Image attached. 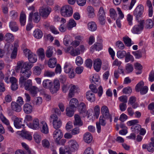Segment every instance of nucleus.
Returning <instances> with one entry per match:
<instances>
[{
	"mask_svg": "<svg viewBox=\"0 0 154 154\" xmlns=\"http://www.w3.org/2000/svg\"><path fill=\"white\" fill-rule=\"evenodd\" d=\"M20 134L22 137L29 140H31L32 139L31 135L27 131L23 130L21 132Z\"/></svg>",
	"mask_w": 154,
	"mask_h": 154,
	"instance_id": "nucleus-17",
	"label": "nucleus"
},
{
	"mask_svg": "<svg viewBox=\"0 0 154 154\" xmlns=\"http://www.w3.org/2000/svg\"><path fill=\"white\" fill-rule=\"evenodd\" d=\"M92 91H89L86 92V99L91 102H93L95 100L94 94Z\"/></svg>",
	"mask_w": 154,
	"mask_h": 154,
	"instance_id": "nucleus-16",
	"label": "nucleus"
},
{
	"mask_svg": "<svg viewBox=\"0 0 154 154\" xmlns=\"http://www.w3.org/2000/svg\"><path fill=\"white\" fill-rule=\"evenodd\" d=\"M89 111H87L86 110L81 111L79 112L80 114H81L83 117H85L87 116H88V118L91 115H90V113L89 112Z\"/></svg>",
	"mask_w": 154,
	"mask_h": 154,
	"instance_id": "nucleus-58",
	"label": "nucleus"
},
{
	"mask_svg": "<svg viewBox=\"0 0 154 154\" xmlns=\"http://www.w3.org/2000/svg\"><path fill=\"white\" fill-rule=\"evenodd\" d=\"M75 120L73 122V124L74 126H78L80 127L83 125V123L81 120L80 116L78 114H75L74 115Z\"/></svg>",
	"mask_w": 154,
	"mask_h": 154,
	"instance_id": "nucleus-14",
	"label": "nucleus"
},
{
	"mask_svg": "<svg viewBox=\"0 0 154 154\" xmlns=\"http://www.w3.org/2000/svg\"><path fill=\"white\" fill-rule=\"evenodd\" d=\"M75 63L78 66L81 65L83 63L82 58L79 56L77 57L75 60Z\"/></svg>",
	"mask_w": 154,
	"mask_h": 154,
	"instance_id": "nucleus-57",
	"label": "nucleus"
},
{
	"mask_svg": "<svg viewBox=\"0 0 154 154\" xmlns=\"http://www.w3.org/2000/svg\"><path fill=\"white\" fill-rule=\"evenodd\" d=\"M33 136L35 142L38 143H39L41 140V136L37 133H35Z\"/></svg>",
	"mask_w": 154,
	"mask_h": 154,
	"instance_id": "nucleus-61",
	"label": "nucleus"
},
{
	"mask_svg": "<svg viewBox=\"0 0 154 154\" xmlns=\"http://www.w3.org/2000/svg\"><path fill=\"white\" fill-rule=\"evenodd\" d=\"M78 110L79 112L86 110L85 104L83 102L81 103L79 105Z\"/></svg>",
	"mask_w": 154,
	"mask_h": 154,
	"instance_id": "nucleus-56",
	"label": "nucleus"
},
{
	"mask_svg": "<svg viewBox=\"0 0 154 154\" xmlns=\"http://www.w3.org/2000/svg\"><path fill=\"white\" fill-rule=\"evenodd\" d=\"M125 44L128 47L131 46L134 43L132 42L131 39H123Z\"/></svg>",
	"mask_w": 154,
	"mask_h": 154,
	"instance_id": "nucleus-60",
	"label": "nucleus"
},
{
	"mask_svg": "<svg viewBox=\"0 0 154 154\" xmlns=\"http://www.w3.org/2000/svg\"><path fill=\"white\" fill-rule=\"evenodd\" d=\"M50 120L53 121L54 128L56 129H58L61 127L62 122L60 120L55 114L51 115L50 116Z\"/></svg>",
	"mask_w": 154,
	"mask_h": 154,
	"instance_id": "nucleus-5",
	"label": "nucleus"
},
{
	"mask_svg": "<svg viewBox=\"0 0 154 154\" xmlns=\"http://www.w3.org/2000/svg\"><path fill=\"white\" fill-rule=\"evenodd\" d=\"M31 128L33 129L38 130L39 128L38 120L36 119L33 121L32 124L31 125Z\"/></svg>",
	"mask_w": 154,
	"mask_h": 154,
	"instance_id": "nucleus-34",
	"label": "nucleus"
},
{
	"mask_svg": "<svg viewBox=\"0 0 154 154\" xmlns=\"http://www.w3.org/2000/svg\"><path fill=\"white\" fill-rule=\"evenodd\" d=\"M144 11L143 6L141 5H138L133 11V14L137 21L139 20V19L141 17Z\"/></svg>",
	"mask_w": 154,
	"mask_h": 154,
	"instance_id": "nucleus-6",
	"label": "nucleus"
},
{
	"mask_svg": "<svg viewBox=\"0 0 154 154\" xmlns=\"http://www.w3.org/2000/svg\"><path fill=\"white\" fill-rule=\"evenodd\" d=\"M23 52L25 56L27 57L29 56H31V54L32 53L30 50L27 48L24 49Z\"/></svg>",
	"mask_w": 154,
	"mask_h": 154,
	"instance_id": "nucleus-64",
	"label": "nucleus"
},
{
	"mask_svg": "<svg viewBox=\"0 0 154 154\" xmlns=\"http://www.w3.org/2000/svg\"><path fill=\"white\" fill-rule=\"evenodd\" d=\"M70 87L68 97L71 98L74 96L75 93L77 92L79 89L77 86L73 85H71Z\"/></svg>",
	"mask_w": 154,
	"mask_h": 154,
	"instance_id": "nucleus-12",
	"label": "nucleus"
},
{
	"mask_svg": "<svg viewBox=\"0 0 154 154\" xmlns=\"http://www.w3.org/2000/svg\"><path fill=\"white\" fill-rule=\"evenodd\" d=\"M66 113L67 116L70 117H72L74 113V108L69 106L67 107L66 109Z\"/></svg>",
	"mask_w": 154,
	"mask_h": 154,
	"instance_id": "nucleus-30",
	"label": "nucleus"
},
{
	"mask_svg": "<svg viewBox=\"0 0 154 154\" xmlns=\"http://www.w3.org/2000/svg\"><path fill=\"white\" fill-rule=\"evenodd\" d=\"M147 150L150 152H153L154 151V143H149L147 144Z\"/></svg>",
	"mask_w": 154,
	"mask_h": 154,
	"instance_id": "nucleus-52",
	"label": "nucleus"
},
{
	"mask_svg": "<svg viewBox=\"0 0 154 154\" xmlns=\"http://www.w3.org/2000/svg\"><path fill=\"white\" fill-rule=\"evenodd\" d=\"M55 49L52 46H48L45 52L46 56L48 58L51 57L53 55V51Z\"/></svg>",
	"mask_w": 154,
	"mask_h": 154,
	"instance_id": "nucleus-27",
	"label": "nucleus"
},
{
	"mask_svg": "<svg viewBox=\"0 0 154 154\" xmlns=\"http://www.w3.org/2000/svg\"><path fill=\"white\" fill-rule=\"evenodd\" d=\"M0 118L2 122L6 125H9V122L8 120L2 114L0 115Z\"/></svg>",
	"mask_w": 154,
	"mask_h": 154,
	"instance_id": "nucleus-50",
	"label": "nucleus"
},
{
	"mask_svg": "<svg viewBox=\"0 0 154 154\" xmlns=\"http://www.w3.org/2000/svg\"><path fill=\"white\" fill-rule=\"evenodd\" d=\"M127 53L125 51H119L117 52V56L119 58H122L125 57Z\"/></svg>",
	"mask_w": 154,
	"mask_h": 154,
	"instance_id": "nucleus-41",
	"label": "nucleus"
},
{
	"mask_svg": "<svg viewBox=\"0 0 154 154\" xmlns=\"http://www.w3.org/2000/svg\"><path fill=\"white\" fill-rule=\"evenodd\" d=\"M144 85L143 81H141L138 83L135 87V90L137 92L140 91V90L143 88Z\"/></svg>",
	"mask_w": 154,
	"mask_h": 154,
	"instance_id": "nucleus-44",
	"label": "nucleus"
},
{
	"mask_svg": "<svg viewBox=\"0 0 154 154\" xmlns=\"http://www.w3.org/2000/svg\"><path fill=\"white\" fill-rule=\"evenodd\" d=\"M79 103L78 100L75 98L72 99L69 102V107L75 108L78 105Z\"/></svg>",
	"mask_w": 154,
	"mask_h": 154,
	"instance_id": "nucleus-35",
	"label": "nucleus"
},
{
	"mask_svg": "<svg viewBox=\"0 0 154 154\" xmlns=\"http://www.w3.org/2000/svg\"><path fill=\"white\" fill-rule=\"evenodd\" d=\"M125 61L126 63H127L131 61L133 62L134 61V58L133 56L131 55L129 52H128L125 56Z\"/></svg>",
	"mask_w": 154,
	"mask_h": 154,
	"instance_id": "nucleus-38",
	"label": "nucleus"
},
{
	"mask_svg": "<svg viewBox=\"0 0 154 154\" xmlns=\"http://www.w3.org/2000/svg\"><path fill=\"white\" fill-rule=\"evenodd\" d=\"M132 91V90L131 87H127L124 88L122 90V92L124 94H131Z\"/></svg>",
	"mask_w": 154,
	"mask_h": 154,
	"instance_id": "nucleus-51",
	"label": "nucleus"
},
{
	"mask_svg": "<svg viewBox=\"0 0 154 154\" xmlns=\"http://www.w3.org/2000/svg\"><path fill=\"white\" fill-rule=\"evenodd\" d=\"M60 88V83L59 80L54 79L53 85L51 86L49 88L50 91L52 94L56 93L59 90Z\"/></svg>",
	"mask_w": 154,
	"mask_h": 154,
	"instance_id": "nucleus-8",
	"label": "nucleus"
},
{
	"mask_svg": "<svg viewBox=\"0 0 154 154\" xmlns=\"http://www.w3.org/2000/svg\"><path fill=\"white\" fill-rule=\"evenodd\" d=\"M19 47V45L18 43L14 44V48L11 56V58L12 59H15L17 56V48Z\"/></svg>",
	"mask_w": 154,
	"mask_h": 154,
	"instance_id": "nucleus-24",
	"label": "nucleus"
},
{
	"mask_svg": "<svg viewBox=\"0 0 154 154\" xmlns=\"http://www.w3.org/2000/svg\"><path fill=\"white\" fill-rule=\"evenodd\" d=\"M133 20V16L130 14H128L127 16V20L128 22L129 25L132 26L133 24L132 20Z\"/></svg>",
	"mask_w": 154,
	"mask_h": 154,
	"instance_id": "nucleus-48",
	"label": "nucleus"
},
{
	"mask_svg": "<svg viewBox=\"0 0 154 154\" xmlns=\"http://www.w3.org/2000/svg\"><path fill=\"white\" fill-rule=\"evenodd\" d=\"M11 108L12 110L19 112L22 109L21 106L15 102H12L11 103Z\"/></svg>",
	"mask_w": 154,
	"mask_h": 154,
	"instance_id": "nucleus-22",
	"label": "nucleus"
},
{
	"mask_svg": "<svg viewBox=\"0 0 154 154\" xmlns=\"http://www.w3.org/2000/svg\"><path fill=\"white\" fill-rule=\"evenodd\" d=\"M53 135L55 141L58 144H59V140L63 136V134L61 130L60 129L56 130L54 132Z\"/></svg>",
	"mask_w": 154,
	"mask_h": 154,
	"instance_id": "nucleus-9",
	"label": "nucleus"
},
{
	"mask_svg": "<svg viewBox=\"0 0 154 154\" xmlns=\"http://www.w3.org/2000/svg\"><path fill=\"white\" fill-rule=\"evenodd\" d=\"M37 54L39 56V58L41 61H42L45 58V51L43 48H40L37 51Z\"/></svg>",
	"mask_w": 154,
	"mask_h": 154,
	"instance_id": "nucleus-32",
	"label": "nucleus"
},
{
	"mask_svg": "<svg viewBox=\"0 0 154 154\" xmlns=\"http://www.w3.org/2000/svg\"><path fill=\"white\" fill-rule=\"evenodd\" d=\"M98 19L101 25H104L105 23V18L106 16H98Z\"/></svg>",
	"mask_w": 154,
	"mask_h": 154,
	"instance_id": "nucleus-63",
	"label": "nucleus"
},
{
	"mask_svg": "<svg viewBox=\"0 0 154 154\" xmlns=\"http://www.w3.org/2000/svg\"><path fill=\"white\" fill-rule=\"evenodd\" d=\"M70 54L72 56H75L79 55L80 53L77 48L74 49L72 47V50L70 52Z\"/></svg>",
	"mask_w": 154,
	"mask_h": 154,
	"instance_id": "nucleus-46",
	"label": "nucleus"
},
{
	"mask_svg": "<svg viewBox=\"0 0 154 154\" xmlns=\"http://www.w3.org/2000/svg\"><path fill=\"white\" fill-rule=\"evenodd\" d=\"M119 101L122 102V103H126L127 102L128 98L126 96H122L119 97Z\"/></svg>",
	"mask_w": 154,
	"mask_h": 154,
	"instance_id": "nucleus-62",
	"label": "nucleus"
},
{
	"mask_svg": "<svg viewBox=\"0 0 154 154\" xmlns=\"http://www.w3.org/2000/svg\"><path fill=\"white\" fill-rule=\"evenodd\" d=\"M68 143L69 146L71 149L74 150L78 149L79 145L75 140H71L69 141Z\"/></svg>",
	"mask_w": 154,
	"mask_h": 154,
	"instance_id": "nucleus-25",
	"label": "nucleus"
},
{
	"mask_svg": "<svg viewBox=\"0 0 154 154\" xmlns=\"http://www.w3.org/2000/svg\"><path fill=\"white\" fill-rule=\"evenodd\" d=\"M20 21L21 26L25 25L26 22V15L23 12H22L20 14Z\"/></svg>",
	"mask_w": 154,
	"mask_h": 154,
	"instance_id": "nucleus-36",
	"label": "nucleus"
},
{
	"mask_svg": "<svg viewBox=\"0 0 154 154\" xmlns=\"http://www.w3.org/2000/svg\"><path fill=\"white\" fill-rule=\"evenodd\" d=\"M57 60L55 58L50 59L48 63V66L51 68H54L56 65Z\"/></svg>",
	"mask_w": 154,
	"mask_h": 154,
	"instance_id": "nucleus-29",
	"label": "nucleus"
},
{
	"mask_svg": "<svg viewBox=\"0 0 154 154\" xmlns=\"http://www.w3.org/2000/svg\"><path fill=\"white\" fill-rule=\"evenodd\" d=\"M41 72V69L38 66H35L33 68V73L36 75H39Z\"/></svg>",
	"mask_w": 154,
	"mask_h": 154,
	"instance_id": "nucleus-45",
	"label": "nucleus"
},
{
	"mask_svg": "<svg viewBox=\"0 0 154 154\" xmlns=\"http://www.w3.org/2000/svg\"><path fill=\"white\" fill-rule=\"evenodd\" d=\"M33 35L36 38H41L43 36V33L40 30L37 29L34 31Z\"/></svg>",
	"mask_w": 154,
	"mask_h": 154,
	"instance_id": "nucleus-31",
	"label": "nucleus"
},
{
	"mask_svg": "<svg viewBox=\"0 0 154 154\" xmlns=\"http://www.w3.org/2000/svg\"><path fill=\"white\" fill-rule=\"evenodd\" d=\"M60 154H71V151L69 149H63L62 147L59 149Z\"/></svg>",
	"mask_w": 154,
	"mask_h": 154,
	"instance_id": "nucleus-47",
	"label": "nucleus"
},
{
	"mask_svg": "<svg viewBox=\"0 0 154 154\" xmlns=\"http://www.w3.org/2000/svg\"><path fill=\"white\" fill-rule=\"evenodd\" d=\"M9 26L11 30L13 32H16L19 29L17 23L14 21H11L9 23Z\"/></svg>",
	"mask_w": 154,
	"mask_h": 154,
	"instance_id": "nucleus-23",
	"label": "nucleus"
},
{
	"mask_svg": "<svg viewBox=\"0 0 154 154\" xmlns=\"http://www.w3.org/2000/svg\"><path fill=\"white\" fill-rule=\"evenodd\" d=\"M141 128V126L140 125L137 124L135 126H132L131 127V129L134 132L138 134L140 132Z\"/></svg>",
	"mask_w": 154,
	"mask_h": 154,
	"instance_id": "nucleus-42",
	"label": "nucleus"
},
{
	"mask_svg": "<svg viewBox=\"0 0 154 154\" xmlns=\"http://www.w3.org/2000/svg\"><path fill=\"white\" fill-rule=\"evenodd\" d=\"M60 13L62 16L65 17L71 16L73 13V10L71 6L66 5L62 7L60 9Z\"/></svg>",
	"mask_w": 154,
	"mask_h": 154,
	"instance_id": "nucleus-2",
	"label": "nucleus"
},
{
	"mask_svg": "<svg viewBox=\"0 0 154 154\" xmlns=\"http://www.w3.org/2000/svg\"><path fill=\"white\" fill-rule=\"evenodd\" d=\"M64 71L66 73H69V77L70 79L74 77L75 73L74 72L73 66L71 65L68 63H66L64 65Z\"/></svg>",
	"mask_w": 154,
	"mask_h": 154,
	"instance_id": "nucleus-3",
	"label": "nucleus"
},
{
	"mask_svg": "<svg viewBox=\"0 0 154 154\" xmlns=\"http://www.w3.org/2000/svg\"><path fill=\"white\" fill-rule=\"evenodd\" d=\"M42 101V99L41 97H38L35 99L33 103L35 105H38L41 104Z\"/></svg>",
	"mask_w": 154,
	"mask_h": 154,
	"instance_id": "nucleus-49",
	"label": "nucleus"
},
{
	"mask_svg": "<svg viewBox=\"0 0 154 154\" xmlns=\"http://www.w3.org/2000/svg\"><path fill=\"white\" fill-rule=\"evenodd\" d=\"M93 139V137L91 133L89 132L85 133L84 135V140L86 143H90Z\"/></svg>",
	"mask_w": 154,
	"mask_h": 154,
	"instance_id": "nucleus-26",
	"label": "nucleus"
},
{
	"mask_svg": "<svg viewBox=\"0 0 154 154\" xmlns=\"http://www.w3.org/2000/svg\"><path fill=\"white\" fill-rule=\"evenodd\" d=\"M23 109L25 113L29 114L32 112V107L30 104L26 103L23 106Z\"/></svg>",
	"mask_w": 154,
	"mask_h": 154,
	"instance_id": "nucleus-20",
	"label": "nucleus"
},
{
	"mask_svg": "<svg viewBox=\"0 0 154 154\" xmlns=\"http://www.w3.org/2000/svg\"><path fill=\"white\" fill-rule=\"evenodd\" d=\"M133 69V65L131 63H128L125 66V71L127 73H129L132 72Z\"/></svg>",
	"mask_w": 154,
	"mask_h": 154,
	"instance_id": "nucleus-37",
	"label": "nucleus"
},
{
	"mask_svg": "<svg viewBox=\"0 0 154 154\" xmlns=\"http://www.w3.org/2000/svg\"><path fill=\"white\" fill-rule=\"evenodd\" d=\"M109 12L111 17L115 20L117 17V14L116 11L113 8H111Z\"/></svg>",
	"mask_w": 154,
	"mask_h": 154,
	"instance_id": "nucleus-39",
	"label": "nucleus"
},
{
	"mask_svg": "<svg viewBox=\"0 0 154 154\" xmlns=\"http://www.w3.org/2000/svg\"><path fill=\"white\" fill-rule=\"evenodd\" d=\"M116 46L119 49L123 50L124 48V46L123 43L120 41H118L116 43Z\"/></svg>",
	"mask_w": 154,
	"mask_h": 154,
	"instance_id": "nucleus-59",
	"label": "nucleus"
},
{
	"mask_svg": "<svg viewBox=\"0 0 154 154\" xmlns=\"http://www.w3.org/2000/svg\"><path fill=\"white\" fill-rule=\"evenodd\" d=\"M42 85L44 88L49 89L51 86L53 85V82L50 80L45 79L43 81Z\"/></svg>",
	"mask_w": 154,
	"mask_h": 154,
	"instance_id": "nucleus-28",
	"label": "nucleus"
},
{
	"mask_svg": "<svg viewBox=\"0 0 154 154\" xmlns=\"http://www.w3.org/2000/svg\"><path fill=\"white\" fill-rule=\"evenodd\" d=\"M101 112L102 114V116L105 118L106 119H109L110 122H112V116L110 114L109 109L107 106H102L101 109Z\"/></svg>",
	"mask_w": 154,
	"mask_h": 154,
	"instance_id": "nucleus-7",
	"label": "nucleus"
},
{
	"mask_svg": "<svg viewBox=\"0 0 154 154\" xmlns=\"http://www.w3.org/2000/svg\"><path fill=\"white\" fill-rule=\"evenodd\" d=\"M95 11L93 8L91 6H88L87 8V12L88 17L93 18L95 15Z\"/></svg>",
	"mask_w": 154,
	"mask_h": 154,
	"instance_id": "nucleus-15",
	"label": "nucleus"
},
{
	"mask_svg": "<svg viewBox=\"0 0 154 154\" xmlns=\"http://www.w3.org/2000/svg\"><path fill=\"white\" fill-rule=\"evenodd\" d=\"M51 11V8H42L40 9L39 13L40 15L43 17H47Z\"/></svg>",
	"mask_w": 154,
	"mask_h": 154,
	"instance_id": "nucleus-11",
	"label": "nucleus"
},
{
	"mask_svg": "<svg viewBox=\"0 0 154 154\" xmlns=\"http://www.w3.org/2000/svg\"><path fill=\"white\" fill-rule=\"evenodd\" d=\"M132 54L135 57V58L137 59H139L142 57V53L139 51H133L132 52Z\"/></svg>",
	"mask_w": 154,
	"mask_h": 154,
	"instance_id": "nucleus-54",
	"label": "nucleus"
},
{
	"mask_svg": "<svg viewBox=\"0 0 154 154\" xmlns=\"http://www.w3.org/2000/svg\"><path fill=\"white\" fill-rule=\"evenodd\" d=\"M32 67V64L30 63H23L22 61H19L17 63L16 70V72H18L21 69L19 80V84L21 87H24L25 90H30L31 94L35 95L37 94L36 88L34 86L31 88L32 81L31 79H28L32 73L30 69Z\"/></svg>",
	"mask_w": 154,
	"mask_h": 154,
	"instance_id": "nucleus-1",
	"label": "nucleus"
},
{
	"mask_svg": "<svg viewBox=\"0 0 154 154\" xmlns=\"http://www.w3.org/2000/svg\"><path fill=\"white\" fill-rule=\"evenodd\" d=\"M92 61L90 59H87L85 62L86 66L89 68H91L92 66Z\"/></svg>",
	"mask_w": 154,
	"mask_h": 154,
	"instance_id": "nucleus-53",
	"label": "nucleus"
},
{
	"mask_svg": "<svg viewBox=\"0 0 154 154\" xmlns=\"http://www.w3.org/2000/svg\"><path fill=\"white\" fill-rule=\"evenodd\" d=\"M33 20L34 22L38 23L40 20V16L38 15V13H35L33 15Z\"/></svg>",
	"mask_w": 154,
	"mask_h": 154,
	"instance_id": "nucleus-43",
	"label": "nucleus"
},
{
	"mask_svg": "<svg viewBox=\"0 0 154 154\" xmlns=\"http://www.w3.org/2000/svg\"><path fill=\"white\" fill-rule=\"evenodd\" d=\"M22 119L19 118L18 117L16 118L14 121V126L17 128H24L25 125L24 124H23Z\"/></svg>",
	"mask_w": 154,
	"mask_h": 154,
	"instance_id": "nucleus-10",
	"label": "nucleus"
},
{
	"mask_svg": "<svg viewBox=\"0 0 154 154\" xmlns=\"http://www.w3.org/2000/svg\"><path fill=\"white\" fill-rule=\"evenodd\" d=\"M139 24L135 25L132 28L131 30L132 32L134 34H138L140 33L142 31L144 28L143 20L137 21Z\"/></svg>",
	"mask_w": 154,
	"mask_h": 154,
	"instance_id": "nucleus-4",
	"label": "nucleus"
},
{
	"mask_svg": "<svg viewBox=\"0 0 154 154\" xmlns=\"http://www.w3.org/2000/svg\"><path fill=\"white\" fill-rule=\"evenodd\" d=\"M40 125L42 126V132L45 134H47L48 132V129L47 124L45 122H42Z\"/></svg>",
	"mask_w": 154,
	"mask_h": 154,
	"instance_id": "nucleus-33",
	"label": "nucleus"
},
{
	"mask_svg": "<svg viewBox=\"0 0 154 154\" xmlns=\"http://www.w3.org/2000/svg\"><path fill=\"white\" fill-rule=\"evenodd\" d=\"M76 22L73 19H70L68 21L66 25V27L68 30H71L73 28L76 26Z\"/></svg>",
	"mask_w": 154,
	"mask_h": 154,
	"instance_id": "nucleus-18",
	"label": "nucleus"
},
{
	"mask_svg": "<svg viewBox=\"0 0 154 154\" xmlns=\"http://www.w3.org/2000/svg\"><path fill=\"white\" fill-rule=\"evenodd\" d=\"M87 26L89 30L92 32L96 31L97 28V25L96 23L94 21L88 22Z\"/></svg>",
	"mask_w": 154,
	"mask_h": 154,
	"instance_id": "nucleus-21",
	"label": "nucleus"
},
{
	"mask_svg": "<svg viewBox=\"0 0 154 154\" xmlns=\"http://www.w3.org/2000/svg\"><path fill=\"white\" fill-rule=\"evenodd\" d=\"M102 62L101 60L97 59L94 61V67L95 70L98 72L100 69Z\"/></svg>",
	"mask_w": 154,
	"mask_h": 154,
	"instance_id": "nucleus-13",
	"label": "nucleus"
},
{
	"mask_svg": "<svg viewBox=\"0 0 154 154\" xmlns=\"http://www.w3.org/2000/svg\"><path fill=\"white\" fill-rule=\"evenodd\" d=\"M143 20L144 22L143 23V26L146 29H150L152 28L153 26V22L152 20L150 19H148L146 20Z\"/></svg>",
	"mask_w": 154,
	"mask_h": 154,
	"instance_id": "nucleus-19",
	"label": "nucleus"
},
{
	"mask_svg": "<svg viewBox=\"0 0 154 154\" xmlns=\"http://www.w3.org/2000/svg\"><path fill=\"white\" fill-rule=\"evenodd\" d=\"M28 58L29 62L32 63L36 62L37 60L36 56L33 53L31 54V56H29Z\"/></svg>",
	"mask_w": 154,
	"mask_h": 154,
	"instance_id": "nucleus-40",
	"label": "nucleus"
},
{
	"mask_svg": "<svg viewBox=\"0 0 154 154\" xmlns=\"http://www.w3.org/2000/svg\"><path fill=\"white\" fill-rule=\"evenodd\" d=\"M105 119H106L105 118H104L103 116H100L99 118V123L100 124V125H101L102 126H104L106 125V121Z\"/></svg>",
	"mask_w": 154,
	"mask_h": 154,
	"instance_id": "nucleus-55",
	"label": "nucleus"
}]
</instances>
